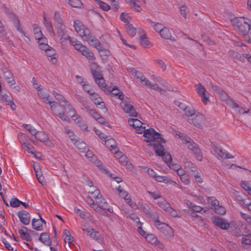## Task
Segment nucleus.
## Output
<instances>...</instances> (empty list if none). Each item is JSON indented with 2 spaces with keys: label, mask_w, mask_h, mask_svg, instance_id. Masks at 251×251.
Masks as SVG:
<instances>
[{
  "label": "nucleus",
  "mask_w": 251,
  "mask_h": 251,
  "mask_svg": "<svg viewBox=\"0 0 251 251\" xmlns=\"http://www.w3.org/2000/svg\"><path fill=\"white\" fill-rule=\"evenodd\" d=\"M74 27L79 36L87 42L90 46L99 51H102L103 50V47L100 42L82 23L77 20L74 21Z\"/></svg>",
  "instance_id": "obj_1"
},
{
  "label": "nucleus",
  "mask_w": 251,
  "mask_h": 251,
  "mask_svg": "<svg viewBox=\"0 0 251 251\" xmlns=\"http://www.w3.org/2000/svg\"><path fill=\"white\" fill-rule=\"evenodd\" d=\"M232 25L236 27L238 31L248 42L250 41V38L248 34V31L251 34V21L244 17H235L231 20Z\"/></svg>",
  "instance_id": "obj_2"
},
{
  "label": "nucleus",
  "mask_w": 251,
  "mask_h": 251,
  "mask_svg": "<svg viewBox=\"0 0 251 251\" xmlns=\"http://www.w3.org/2000/svg\"><path fill=\"white\" fill-rule=\"evenodd\" d=\"M138 133H144L143 136L145 137V141L148 143L149 146H151L155 142L162 140L161 135L156 131L153 128L145 129V127L140 126L135 128Z\"/></svg>",
  "instance_id": "obj_3"
},
{
  "label": "nucleus",
  "mask_w": 251,
  "mask_h": 251,
  "mask_svg": "<svg viewBox=\"0 0 251 251\" xmlns=\"http://www.w3.org/2000/svg\"><path fill=\"white\" fill-rule=\"evenodd\" d=\"M162 140L159 142H155L151 146L157 155L162 156L163 159L167 164L170 163L172 160V156L169 153H165L164 148L162 143H165L166 141L161 137Z\"/></svg>",
  "instance_id": "obj_4"
},
{
  "label": "nucleus",
  "mask_w": 251,
  "mask_h": 251,
  "mask_svg": "<svg viewBox=\"0 0 251 251\" xmlns=\"http://www.w3.org/2000/svg\"><path fill=\"white\" fill-rule=\"evenodd\" d=\"M91 74L96 83L102 90L106 88L105 81L102 75L100 73V67L97 64H93L90 67Z\"/></svg>",
  "instance_id": "obj_5"
},
{
  "label": "nucleus",
  "mask_w": 251,
  "mask_h": 251,
  "mask_svg": "<svg viewBox=\"0 0 251 251\" xmlns=\"http://www.w3.org/2000/svg\"><path fill=\"white\" fill-rule=\"evenodd\" d=\"M54 19L55 20V28L58 36L63 37L66 35V27L63 19L57 11L54 12Z\"/></svg>",
  "instance_id": "obj_6"
},
{
  "label": "nucleus",
  "mask_w": 251,
  "mask_h": 251,
  "mask_svg": "<svg viewBox=\"0 0 251 251\" xmlns=\"http://www.w3.org/2000/svg\"><path fill=\"white\" fill-rule=\"evenodd\" d=\"M157 229L160 230L163 234L168 238H172L174 236V231L173 229L168 224L161 222L157 224L156 226Z\"/></svg>",
  "instance_id": "obj_7"
},
{
  "label": "nucleus",
  "mask_w": 251,
  "mask_h": 251,
  "mask_svg": "<svg viewBox=\"0 0 251 251\" xmlns=\"http://www.w3.org/2000/svg\"><path fill=\"white\" fill-rule=\"evenodd\" d=\"M0 100L6 105H9L12 110H15L17 107L13 102V98L10 94H4L1 92V86L0 85Z\"/></svg>",
  "instance_id": "obj_8"
},
{
  "label": "nucleus",
  "mask_w": 251,
  "mask_h": 251,
  "mask_svg": "<svg viewBox=\"0 0 251 251\" xmlns=\"http://www.w3.org/2000/svg\"><path fill=\"white\" fill-rule=\"evenodd\" d=\"M212 223L222 229L226 230L229 227V224L226 220L220 217L214 216L211 219Z\"/></svg>",
  "instance_id": "obj_9"
},
{
  "label": "nucleus",
  "mask_w": 251,
  "mask_h": 251,
  "mask_svg": "<svg viewBox=\"0 0 251 251\" xmlns=\"http://www.w3.org/2000/svg\"><path fill=\"white\" fill-rule=\"evenodd\" d=\"M186 145L188 149L194 152L197 159L198 160L201 161L202 158V153L198 145L193 142L192 140L189 141V143H187Z\"/></svg>",
  "instance_id": "obj_10"
},
{
  "label": "nucleus",
  "mask_w": 251,
  "mask_h": 251,
  "mask_svg": "<svg viewBox=\"0 0 251 251\" xmlns=\"http://www.w3.org/2000/svg\"><path fill=\"white\" fill-rule=\"evenodd\" d=\"M104 93L106 94H111L113 96H117L118 98L123 100L124 98V94L123 92H120L117 87H113L110 85L108 88H104L102 89Z\"/></svg>",
  "instance_id": "obj_11"
},
{
  "label": "nucleus",
  "mask_w": 251,
  "mask_h": 251,
  "mask_svg": "<svg viewBox=\"0 0 251 251\" xmlns=\"http://www.w3.org/2000/svg\"><path fill=\"white\" fill-rule=\"evenodd\" d=\"M203 119V115L198 113L193 118H189L188 121L190 124L193 125L196 127L201 128V123Z\"/></svg>",
  "instance_id": "obj_12"
},
{
  "label": "nucleus",
  "mask_w": 251,
  "mask_h": 251,
  "mask_svg": "<svg viewBox=\"0 0 251 251\" xmlns=\"http://www.w3.org/2000/svg\"><path fill=\"white\" fill-rule=\"evenodd\" d=\"M20 222L24 225H28L30 223V215L25 210H20L17 213Z\"/></svg>",
  "instance_id": "obj_13"
},
{
  "label": "nucleus",
  "mask_w": 251,
  "mask_h": 251,
  "mask_svg": "<svg viewBox=\"0 0 251 251\" xmlns=\"http://www.w3.org/2000/svg\"><path fill=\"white\" fill-rule=\"evenodd\" d=\"M195 86L196 87V92L201 97V100L205 104H206L207 102L208 101V97L205 94L206 89L201 83L196 84Z\"/></svg>",
  "instance_id": "obj_14"
},
{
  "label": "nucleus",
  "mask_w": 251,
  "mask_h": 251,
  "mask_svg": "<svg viewBox=\"0 0 251 251\" xmlns=\"http://www.w3.org/2000/svg\"><path fill=\"white\" fill-rule=\"evenodd\" d=\"M3 76L6 82L10 84V87H11L13 85L15 84V81L13 74L8 70L6 68H5L3 70Z\"/></svg>",
  "instance_id": "obj_15"
},
{
  "label": "nucleus",
  "mask_w": 251,
  "mask_h": 251,
  "mask_svg": "<svg viewBox=\"0 0 251 251\" xmlns=\"http://www.w3.org/2000/svg\"><path fill=\"white\" fill-rule=\"evenodd\" d=\"M85 156L89 159V161L94 163L98 167L102 170V163L97 160V157L90 151H87Z\"/></svg>",
  "instance_id": "obj_16"
},
{
  "label": "nucleus",
  "mask_w": 251,
  "mask_h": 251,
  "mask_svg": "<svg viewBox=\"0 0 251 251\" xmlns=\"http://www.w3.org/2000/svg\"><path fill=\"white\" fill-rule=\"evenodd\" d=\"M90 99L96 105H100V108H105L104 102L103 101L102 99L100 97L99 95L96 93L95 92L91 93Z\"/></svg>",
  "instance_id": "obj_17"
},
{
  "label": "nucleus",
  "mask_w": 251,
  "mask_h": 251,
  "mask_svg": "<svg viewBox=\"0 0 251 251\" xmlns=\"http://www.w3.org/2000/svg\"><path fill=\"white\" fill-rule=\"evenodd\" d=\"M124 111L128 113L130 116L136 117L137 113L136 112L134 106L126 102H124L123 105Z\"/></svg>",
  "instance_id": "obj_18"
},
{
  "label": "nucleus",
  "mask_w": 251,
  "mask_h": 251,
  "mask_svg": "<svg viewBox=\"0 0 251 251\" xmlns=\"http://www.w3.org/2000/svg\"><path fill=\"white\" fill-rule=\"evenodd\" d=\"M68 38L74 48L80 52H81V50H83V49H85L86 46L83 45L80 41L74 38L68 37Z\"/></svg>",
  "instance_id": "obj_19"
},
{
  "label": "nucleus",
  "mask_w": 251,
  "mask_h": 251,
  "mask_svg": "<svg viewBox=\"0 0 251 251\" xmlns=\"http://www.w3.org/2000/svg\"><path fill=\"white\" fill-rule=\"evenodd\" d=\"M40 48L42 50H46L49 48L47 39L44 36L37 39Z\"/></svg>",
  "instance_id": "obj_20"
},
{
  "label": "nucleus",
  "mask_w": 251,
  "mask_h": 251,
  "mask_svg": "<svg viewBox=\"0 0 251 251\" xmlns=\"http://www.w3.org/2000/svg\"><path fill=\"white\" fill-rule=\"evenodd\" d=\"M139 41L144 48H150L152 46V44L149 41V38L145 35L140 36Z\"/></svg>",
  "instance_id": "obj_21"
},
{
  "label": "nucleus",
  "mask_w": 251,
  "mask_h": 251,
  "mask_svg": "<svg viewBox=\"0 0 251 251\" xmlns=\"http://www.w3.org/2000/svg\"><path fill=\"white\" fill-rule=\"evenodd\" d=\"M132 8L137 12H139L142 10L140 5V2L138 0H126Z\"/></svg>",
  "instance_id": "obj_22"
},
{
  "label": "nucleus",
  "mask_w": 251,
  "mask_h": 251,
  "mask_svg": "<svg viewBox=\"0 0 251 251\" xmlns=\"http://www.w3.org/2000/svg\"><path fill=\"white\" fill-rule=\"evenodd\" d=\"M80 53L88 60L94 61L95 59L94 53L87 47H85V49L81 50Z\"/></svg>",
  "instance_id": "obj_23"
},
{
  "label": "nucleus",
  "mask_w": 251,
  "mask_h": 251,
  "mask_svg": "<svg viewBox=\"0 0 251 251\" xmlns=\"http://www.w3.org/2000/svg\"><path fill=\"white\" fill-rule=\"evenodd\" d=\"M39 240L44 244L50 246L51 245V241L50 239V235L48 233L43 232L41 234Z\"/></svg>",
  "instance_id": "obj_24"
},
{
  "label": "nucleus",
  "mask_w": 251,
  "mask_h": 251,
  "mask_svg": "<svg viewBox=\"0 0 251 251\" xmlns=\"http://www.w3.org/2000/svg\"><path fill=\"white\" fill-rule=\"evenodd\" d=\"M43 24L48 32L52 36L54 34L51 22L45 17L43 19Z\"/></svg>",
  "instance_id": "obj_25"
},
{
  "label": "nucleus",
  "mask_w": 251,
  "mask_h": 251,
  "mask_svg": "<svg viewBox=\"0 0 251 251\" xmlns=\"http://www.w3.org/2000/svg\"><path fill=\"white\" fill-rule=\"evenodd\" d=\"M75 147L81 152H84L86 150V145L85 142L80 139H77L73 143Z\"/></svg>",
  "instance_id": "obj_26"
},
{
  "label": "nucleus",
  "mask_w": 251,
  "mask_h": 251,
  "mask_svg": "<svg viewBox=\"0 0 251 251\" xmlns=\"http://www.w3.org/2000/svg\"><path fill=\"white\" fill-rule=\"evenodd\" d=\"M148 22L149 24L151 25V26L153 27V29L155 30V31L159 33H160L165 27V26L161 23H155L150 19L148 20Z\"/></svg>",
  "instance_id": "obj_27"
},
{
  "label": "nucleus",
  "mask_w": 251,
  "mask_h": 251,
  "mask_svg": "<svg viewBox=\"0 0 251 251\" xmlns=\"http://www.w3.org/2000/svg\"><path fill=\"white\" fill-rule=\"evenodd\" d=\"M28 230L26 227L24 226L23 228L19 229L18 232L22 237H24L25 240L27 241H30L31 239L29 235V233H28Z\"/></svg>",
  "instance_id": "obj_28"
},
{
  "label": "nucleus",
  "mask_w": 251,
  "mask_h": 251,
  "mask_svg": "<svg viewBox=\"0 0 251 251\" xmlns=\"http://www.w3.org/2000/svg\"><path fill=\"white\" fill-rule=\"evenodd\" d=\"M34 136L38 140L41 142H45L48 139V136L47 134L43 131H36Z\"/></svg>",
  "instance_id": "obj_29"
},
{
  "label": "nucleus",
  "mask_w": 251,
  "mask_h": 251,
  "mask_svg": "<svg viewBox=\"0 0 251 251\" xmlns=\"http://www.w3.org/2000/svg\"><path fill=\"white\" fill-rule=\"evenodd\" d=\"M75 97L82 104L86 109L89 108L90 105L85 98L78 94H75Z\"/></svg>",
  "instance_id": "obj_30"
},
{
  "label": "nucleus",
  "mask_w": 251,
  "mask_h": 251,
  "mask_svg": "<svg viewBox=\"0 0 251 251\" xmlns=\"http://www.w3.org/2000/svg\"><path fill=\"white\" fill-rule=\"evenodd\" d=\"M160 36L167 40H171L172 35L168 27L165 26L162 31L159 33Z\"/></svg>",
  "instance_id": "obj_31"
},
{
  "label": "nucleus",
  "mask_w": 251,
  "mask_h": 251,
  "mask_svg": "<svg viewBox=\"0 0 251 251\" xmlns=\"http://www.w3.org/2000/svg\"><path fill=\"white\" fill-rule=\"evenodd\" d=\"M31 225L32 228L37 231H41L43 229V225L38 219H33L31 221Z\"/></svg>",
  "instance_id": "obj_32"
},
{
  "label": "nucleus",
  "mask_w": 251,
  "mask_h": 251,
  "mask_svg": "<svg viewBox=\"0 0 251 251\" xmlns=\"http://www.w3.org/2000/svg\"><path fill=\"white\" fill-rule=\"evenodd\" d=\"M126 29L127 34L130 37L132 38L135 35L136 29L131 24H127L126 25Z\"/></svg>",
  "instance_id": "obj_33"
},
{
  "label": "nucleus",
  "mask_w": 251,
  "mask_h": 251,
  "mask_svg": "<svg viewBox=\"0 0 251 251\" xmlns=\"http://www.w3.org/2000/svg\"><path fill=\"white\" fill-rule=\"evenodd\" d=\"M53 95L57 100L59 101L60 102L63 103L64 107L68 106L69 103L68 101L65 100L64 97L62 95L57 93L54 91L53 92Z\"/></svg>",
  "instance_id": "obj_34"
},
{
  "label": "nucleus",
  "mask_w": 251,
  "mask_h": 251,
  "mask_svg": "<svg viewBox=\"0 0 251 251\" xmlns=\"http://www.w3.org/2000/svg\"><path fill=\"white\" fill-rule=\"evenodd\" d=\"M86 110L88 113L96 121L101 116L100 114L95 109L92 108L91 106L89 107V108H87Z\"/></svg>",
  "instance_id": "obj_35"
},
{
  "label": "nucleus",
  "mask_w": 251,
  "mask_h": 251,
  "mask_svg": "<svg viewBox=\"0 0 251 251\" xmlns=\"http://www.w3.org/2000/svg\"><path fill=\"white\" fill-rule=\"evenodd\" d=\"M105 141V145L107 147L110 148L111 150L114 149L117 147V143L115 140L113 138L103 140Z\"/></svg>",
  "instance_id": "obj_36"
},
{
  "label": "nucleus",
  "mask_w": 251,
  "mask_h": 251,
  "mask_svg": "<svg viewBox=\"0 0 251 251\" xmlns=\"http://www.w3.org/2000/svg\"><path fill=\"white\" fill-rule=\"evenodd\" d=\"M71 6L73 7L80 8L82 3L80 0H65Z\"/></svg>",
  "instance_id": "obj_37"
},
{
  "label": "nucleus",
  "mask_w": 251,
  "mask_h": 251,
  "mask_svg": "<svg viewBox=\"0 0 251 251\" xmlns=\"http://www.w3.org/2000/svg\"><path fill=\"white\" fill-rule=\"evenodd\" d=\"M155 180L159 182H164L165 183H172L174 182L173 180L167 176H156L154 177Z\"/></svg>",
  "instance_id": "obj_38"
},
{
  "label": "nucleus",
  "mask_w": 251,
  "mask_h": 251,
  "mask_svg": "<svg viewBox=\"0 0 251 251\" xmlns=\"http://www.w3.org/2000/svg\"><path fill=\"white\" fill-rule=\"evenodd\" d=\"M184 110L185 115L190 118H193L197 114H196V110L193 107L190 106L186 107Z\"/></svg>",
  "instance_id": "obj_39"
},
{
  "label": "nucleus",
  "mask_w": 251,
  "mask_h": 251,
  "mask_svg": "<svg viewBox=\"0 0 251 251\" xmlns=\"http://www.w3.org/2000/svg\"><path fill=\"white\" fill-rule=\"evenodd\" d=\"M33 29L34 37H35V38L36 39V40L37 39H39V38L43 36V35L42 33V31L41 30V29L40 28V27L39 26H37V25H33Z\"/></svg>",
  "instance_id": "obj_40"
},
{
  "label": "nucleus",
  "mask_w": 251,
  "mask_h": 251,
  "mask_svg": "<svg viewBox=\"0 0 251 251\" xmlns=\"http://www.w3.org/2000/svg\"><path fill=\"white\" fill-rule=\"evenodd\" d=\"M63 233L64 235L65 236L64 240L66 244L67 242L69 243H70L73 241V238L71 235L70 232L69 230L67 229L64 230Z\"/></svg>",
  "instance_id": "obj_41"
},
{
  "label": "nucleus",
  "mask_w": 251,
  "mask_h": 251,
  "mask_svg": "<svg viewBox=\"0 0 251 251\" xmlns=\"http://www.w3.org/2000/svg\"><path fill=\"white\" fill-rule=\"evenodd\" d=\"M158 205L162 208L164 211L167 212L168 209L170 207L171 205L166 201L162 200L161 201L158 202Z\"/></svg>",
  "instance_id": "obj_42"
},
{
  "label": "nucleus",
  "mask_w": 251,
  "mask_h": 251,
  "mask_svg": "<svg viewBox=\"0 0 251 251\" xmlns=\"http://www.w3.org/2000/svg\"><path fill=\"white\" fill-rule=\"evenodd\" d=\"M96 3L100 6V7L105 11H108L110 9V6L106 3L100 0H94Z\"/></svg>",
  "instance_id": "obj_43"
},
{
  "label": "nucleus",
  "mask_w": 251,
  "mask_h": 251,
  "mask_svg": "<svg viewBox=\"0 0 251 251\" xmlns=\"http://www.w3.org/2000/svg\"><path fill=\"white\" fill-rule=\"evenodd\" d=\"M217 154L222 158H232L233 156L226 152L225 151H223L222 148L219 151Z\"/></svg>",
  "instance_id": "obj_44"
},
{
  "label": "nucleus",
  "mask_w": 251,
  "mask_h": 251,
  "mask_svg": "<svg viewBox=\"0 0 251 251\" xmlns=\"http://www.w3.org/2000/svg\"><path fill=\"white\" fill-rule=\"evenodd\" d=\"M132 122V124L131 125V126L134 128L140 127V126H141L143 124V123L137 119H129L128 122Z\"/></svg>",
  "instance_id": "obj_45"
},
{
  "label": "nucleus",
  "mask_w": 251,
  "mask_h": 251,
  "mask_svg": "<svg viewBox=\"0 0 251 251\" xmlns=\"http://www.w3.org/2000/svg\"><path fill=\"white\" fill-rule=\"evenodd\" d=\"M147 217L151 218L154 222L155 226L157 224H160L161 222L159 220V217L156 216L153 213H152L151 211L146 216Z\"/></svg>",
  "instance_id": "obj_46"
},
{
  "label": "nucleus",
  "mask_w": 251,
  "mask_h": 251,
  "mask_svg": "<svg viewBox=\"0 0 251 251\" xmlns=\"http://www.w3.org/2000/svg\"><path fill=\"white\" fill-rule=\"evenodd\" d=\"M145 238L148 242L151 243V244L155 243L157 239L153 234H147V236H145Z\"/></svg>",
  "instance_id": "obj_47"
},
{
  "label": "nucleus",
  "mask_w": 251,
  "mask_h": 251,
  "mask_svg": "<svg viewBox=\"0 0 251 251\" xmlns=\"http://www.w3.org/2000/svg\"><path fill=\"white\" fill-rule=\"evenodd\" d=\"M184 142L185 144H187V143H189V141L191 140V138L187 136L186 134L183 133H179L176 134Z\"/></svg>",
  "instance_id": "obj_48"
},
{
  "label": "nucleus",
  "mask_w": 251,
  "mask_h": 251,
  "mask_svg": "<svg viewBox=\"0 0 251 251\" xmlns=\"http://www.w3.org/2000/svg\"><path fill=\"white\" fill-rule=\"evenodd\" d=\"M47 56L50 57L51 59H54V56L55 55V50L51 47H49L48 50H44Z\"/></svg>",
  "instance_id": "obj_49"
},
{
  "label": "nucleus",
  "mask_w": 251,
  "mask_h": 251,
  "mask_svg": "<svg viewBox=\"0 0 251 251\" xmlns=\"http://www.w3.org/2000/svg\"><path fill=\"white\" fill-rule=\"evenodd\" d=\"M68 107L69 108V112H72L74 114L71 116L73 120L76 121V120H80V116L76 113L75 110L71 106L70 104H68Z\"/></svg>",
  "instance_id": "obj_50"
},
{
  "label": "nucleus",
  "mask_w": 251,
  "mask_h": 251,
  "mask_svg": "<svg viewBox=\"0 0 251 251\" xmlns=\"http://www.w3.org/2000/svg\"><path fill=\"white\" fill-rule=\"evenodd\" d=\"M76 213L79 215V216L84 219H87L89 218V214L85 211L81 210L79 209H77L76 210Z\"/></svg>",
  "instance_id": "obj_51"
},
{
  "label": "nucleus",
  "mask_w": 251,
  "mask_h": 251,
  "mask_svg": "<svg viewBox=\"0 0 251 251\" xmlns=\"http://www.w3.org/2000/svg\"><path fill=\"white\" fill-rule=\"evenodd\" d=\"M130 70L132 74L134 75L137 79H139L141 80V79L144 77V76L143 75V74L141 72L136 71L135 69L130 68Z\"/></svg>",
  "instance_id": "obj_52"
},
{
  "label": "nucleus",
  "mask_w": 251,
  "mask_h": 251,
  "mask_svg": "<svg viewBox=\"0 0 251 251\" xmlns=\"http://www.w3.org/2000/svg\"><path fill=\"white\" fill-rule=\"evenodd\" d=\"M21 201H19L17 198H12L10 201V204L13 207H17L20 206Z\"/></svg>",
  "instance_id": "obj_53"
},
{
  "label": "nucleus",
  "mask_w": 251,
  "mask_h": 251,
  "mask_svg": "<svg viewBox=\"0 0 251 251\" xmlns=\"http://www.w3.org/2000/svg\"><path fill=\"white\" fill-rule=\"evenodd\" d=\"M83 89L88 93L89 95H91V93H94L95 91L92 88L91 86L88 84H82Z\"/></svg>",
  "instance_id": "obj_54"
},
{
  "label": "nucleus",
  "mask_w": 251,
  "mask_h": 251,
  "mask_svg": "<svg viewBox=\"0 0 251 251\" xmlns=\"http://www.w3.org/2000/svg\"><path fill=\"white\" fill-rule=\"evenodd\" d=\"M214 209L215 212L219 214L223 215L226 213V209L225 207L220 206L219 205H218L216 207H215Z\"/></svg>",
  "instance_id": "obj_55"
},
{
  "label": "nucleus",
  "mask_w": 251,
  "mask_h": 251,
  "mask_svg": "<svg viewBox=\"0 0 251 251\" xmlns=\"http://www.w3.org/2000/svg\"><path fill=\"white\" fill-rule=\"evenodd\" d=\"M90 236L92 238H93L94 239H96L98 241H101L102 240L101 238L100 237V233L97 231H94V230L92 231L91 232Z\"/></svg>",
  "instance_id": "obj_56"
},
{
  "label": "nucleus",
  "mask_w": 251,
  "mask_h": 251,
  "mask_svg": "<svg viewBox=\"0 0 251 251\" xmlns=\"http://www.w3.org/2000/svg\"><path fill=\"white\" fill-rule=\"evenodd\" d=\"M181 181L182 182H183L184 184L187 185L189 184L190 183V177L189 176L185 174V175H183L182 176L180 177Z\"/></svg>",
  "instance_id": "obj_57"
},
{
  "label": "nucleus",
  "mask_w": 251,
  "mask_h": 251,
  "mask_svg": "<svg viewBox=\"0 0 251 251\" xmlns=\"http://www.w3.org/2000/svg\"><path fill=\"white\" fill-rule=\"evenodd\" d=\"M249 236L243 235L242 244L245 245L251 246V240L248 237Z\"/></svg>",
  "instance_id": "obj_58"
},
{
  "label": "nucleus",
  "mask_w": 251,
  "mask_h": 251,
  "mask_svg": "<svg viewBox=\"0 0 251 251\" xmlns=\"http://www.w3.org/2000/svg\"><path fill=\"white\" fill-rule=\"evenodd\" d=\"M13 23H14V25L16 27L17 30L19 32H20L24 35L23 31L22 30V29L21 27L19 21L18 19H15L13 21Z\"/></svg>",
  "instance_id": "obj_59"
},
{
  "label": "nucleus",
  "mask_w": 251,
  "mask_h": 251,
  "mask_svg": "<svg viewBox=\"0 0 251 251\" xmlns=\"http://www.w3.org/2000/svg\"><path fill=\"white\" fill-rule=\"evenodd\" d=\"M66 133L68 134L70 140L72 141V142H75L77 139L76 138V136H75L74 134V132L72 131L71 130H66Z\"/></svg>",
  "instance_id": "obj_60"
},
{
  "label": "nucleus",
  "mask_w": 251,
  "mask_h": 251,
  "mask_svg": "<svg viewBox=\"0 0 251 251\" xmlns=\"http://www.w3.org/2000/svg\"><path fill=\"white\" fill-rule=\"evenodd\" d=\"M117 190L119 193V195L121 197L124 198H126L128 196V193L125 191L121 186H119L118 188H117Z\"/></svg>",
  "instance_id": "obj_61"
},
{
  "label": "nucleus",
  "mask_w": 251,
  "mask_h": 251,
  "mask_svg": "<svg viewBox=\"0 0 251 251\" xmlns=\"http://www.w3.org/2000/svg\"><path fill=\"white\" fill-rule=\"evenodd\" d=\"M23 126L25 128L26 130H28L31 134L34 135L35 134L36 130L34 128H32L31 126L27 124H24L23 125Z\"/></svg>",
  "instance_id": "obj_62"
},
{
  "label": "nucleus",
  "mask_w": 251,
  "mask_h": 251,
  "mask_svg": "<svg viewBox=\"0 0 251 251\" xmlns=\"http://www.w3.org/2000/svg\"><path fill=\"white\" fill-rule=\"evenodd\" d=\"M120 19L124 23H127V24H128L129 16L128 14H125L124 13H122L120 15Z\"/></svg>",
  "instance_id": "obj_63"
},
{
  "label": "nucleus",
  "mask_w": 251,
  "mask_h": 251,
  "mask_svg": "<svg viewBox=\"0 0 251 251\" xmlns=\"http://www.w3.org/2000/svg\"><path fill=\"white\" fill-rule=\"evenodd\" d=\"M77 125L83 131H87V125L85 124V123L83 120H82L80 122H77Z\"/></svg>",
  "instance_id": "obj_64"
}]
</instances>
